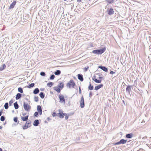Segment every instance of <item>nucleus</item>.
Segmentation results:
<instances>
[{
  "instance_id": "f8f14e48",
  "label": "nucleus",
  "mask_w": 151,
  "mask_h": 151,
  "mask_svg": "<svg viewBox=\"0 0 151 151\" xmlns=\"http://www.w3.org/2000/svg\"><path fill=\"white\" fill-rule=\"evenodd\" d=\"M28 115H27L24 117H22L21 119L23 121H26L28 120Z\"/></svg>"
},
{
  "instance_id": "dca6fc26",
  "label": "nucleus",
  "mask_w": 151,
  "mask_h": 151,
  "mask_svg": "<svg viewBox=\"0 0 151 151\" xmlns=\"http://www.w3.org/2000/svg\"><path fill=\"white\" fill-rule=\"evenodd\" d=\"M78 79H79L81 81H83V79L82 75L78 74Z\"/></svg>"
},
{
  "instance_id": "4be33fe9",
  "label": "nucleus",
  "mask_w": 151,
  "mask_h": 151,
  "mask_svg": "<svg viewBox=\"0 0 151 151\" xmlns=\"http://www.w3.org/2000/svg\"><path fill=\"white\" fill-rule=\"evenodd\" d=\"M6 68V65L5 64H3L1 67L0 68V71H1L3 70L4 69Z\"/></svg>"
},
{
  "instance_id": "f704fd0d",
  "label": "nucleus",
  "mask_w": 151,
  "mask_h": 151,
  "mask_svg": "<svg viewBox=\"0 0 151 151\" xmlns=\"http://www.w3.org/2000/svg\"><path fill=\"white\" fill-rule=\"evenodd\" d=\"M55 78V76L54 75H52L50 77V80H53Z\"/></svg>"
},
{
  "instance_id": "72a5a7b5",
  "label": "nucleus",
  "mask_w": 151,
  "mask_h": 151,
  "mask_svg": "<svg viewBox=\"0 0 151 151\" xmlns=\"http://www.w3.org/2000/svg\"><path fill=\"white\" fill-rule=\"evenodd\" d=\"M18 91L21 93H22L23 92L22 89L21 88H18Z\"/></svg>"
},
{
  "instance_id": "c9c22d12",
  "label": "nucleus",
  "mask_w": 151,
  "mask_h": 151,
  "mask_svg": "<svg viewBox=\"0 0 151 151\" xmlns=\"http://www.w3.org/2000/svg\"><path fill=\"white\" fill-rule=\"evenodd\" d=\"M35 101L36 102H37L38 101V96H35L34 97Z\"/></svg>"
},
{
  "instance_id": "cd10ccee",
  "label": "nucleus",
  "mask_w": 151,
  "mask_h": 151,
  "mask_svg": "<svg viewBox=\"0 0 151 151\" xmlns=\"http://www.w3.org/2000/svg\"><path fill=\"white\" fill-rule=\"evenodd\" d=\"M114 0H106V1L109 4H111L114 2Z\"/></svg>"
},
{
  "instance_id": "864d4df0",
  "label": "nucleus",
  "mask_w": 151,
  "mask_h": 151,
  "mask_svg": "<svg viewBox=\"0 0 151 151\" xmlns=\"http://www.w3.org/2000/svg\"><path fill=\"white\" fill-rule=\"evenodd\" d=\"M82 0H77V1L78 2H81L82 1Z\"/></svg>"
},
{
  "instance_id": "a18cd8bd",
  "label": "nucleus",
  "mask_w": 151,
  "mask_h": 151,
  "mask_svg": "<svg viewBox=\"0 0 151 151\" xmlns=\"http://www.w3.org/2000/svg\"><path fill=\"white\" fill-rule=\"evenodd\" d=\"M40 97L42 99H43L45 97V95H40Z\"/></svg>"
},
{
  "instance_id": "a19ab883",
  "label": "nucleus",
  "mask_w": 151,
  "mask_h": 151,
  "mask_svg": "<svg viewBox=\"0 0 151 151\" xmlns=\"http://www.w3.org/2000/svg\"><path fill=\"white\" fill-rule=\"evenodd\" d=\"M13 101L12 99H11L9 102V106H11L12 104L13 103Z\"/></svg>"
},
{
  "instance_id": "49530a36",
  "label": "nucleus",
  "mask_w": 151,
  "mask_h": 151,
  "mask_svg": "<svg viewBox=\"0 0 151 151\" xmlns=\"http://www.w3.org/2000/svg\"><path fill=\"white\" fill-rule=\"evenodd\" d=\"M81 88L80 87H79V94H81Z\"/></svg>"
},
{
  "instance_id": "e2e57ef3",
  "label": "nucleus",
  "mask_w": 151,
  "mask_h": 151,
  "mask_svg": "<svg viewBox=\"0 0 151 151\" xmlns=\"http://www.w3.org/2000/svg\"><path fill=\"white\" fill-rule=\"evenodd\" d=\"M149 148H150L151 149V146H149Z\"/></svg>"
},
{
  "instance_id": "b1692460",
  "label": "nucleus",
  "mask_w": 151,
  "mask_h": 151,
  "mask_svg": "<svg viewBox=\"0 0 151 151\" xmlns=\"http://www.w3.org/2000/svg\"><path fill=\"white\" fill-rule=\"evenodd\" d=\"M93 80L96 83H99L101 82V80H98L96 79H93Z\"/></svg>"
},
{
  "instance_id": "f257e3e1",
  "label": "nucleus",
  "mask_w": 151,
  "mask_h": 151,
  "mask_svg": "<svg viewBox=\"0 0 151 151\" xmlns=\"http://www.w3.org/2000/svg\"><path fill=\"white\" fill-rule=\"evenodd\" d=\"M75 83L73 80H70L67 84V86L69 88H73L74 87Z\"/></svg>"
},
{
  "instance_id": "6e6d98bb",
  "label": "nucleus",
  "mask_w": 151,
  "mask_h": 151,
  "mask_svg": "<svg viewBox=\"0 0 151 151\" xmlns=\"http://www.w3.org/2000/svg\"><path fill=\"white\" fill-rule=\"evenodd\" d=\"M39 94H43V92H41Z\"/></svg>"
},
{
  "instance_id": "0e129e2a",
  "label": "nucleus",
  "mask_w": 151,
  "mask_h": 151,
  "mask_svg": "<svg viewBox=\"0 0 151 151\" xmlns=\"http://www.w3.org/2000/svg\"><path fill=\"white\" fill-rule=\"evenodd\" d=\"M150 140H151V137H150Z\"/></svg>"
},
{
  "instance_id": "052dcab7",
  "label": "nucleus",
  "mask_w": 151,
  "mask_h": 151,
  "mask_svg": "<svg viewBox=\"0 0 151 151\" xmlns=\"http://www.w3.org/2000/svg\"><path fill=\"white\" fill-rule=\"evenodd\" d=\"M6 124V122H5V123H4V125H5Z\"/></svg>"
},
{
  "instance_id": "3c124183",
  "label": "nucleus",
  "mask_w": 151,
  "mask_h": 151,
  "mask_svg": "<svg viewBox=\"0 0 151 151\" xmlns=\"http://www.w3.org/2000/svg\"><path fill=\"white\" fill-rule=\"evenodd\" d=\"M42 111H41L40 112H39L38 113H39L40 115H41L42 114Z\"/></svg>"
},
{
  "instance_id": "c03bdc74",
  "label": "nucleus",
  "mask_w": 151,
  "mask_h": 151,
  "mask_svg": "<svg viewBox=\"0 0 151 151\" xmlns=\"http://www.w3.org/2000/svg\"><path fill=\"white\" fill-rule=\"evenodd\" d=\"M120 141H119L118 142H117L116 143H115L114 144V145H119V144H120Z\"/></svg>"
},
{
  "instance_id": "a878e982",
  "label": "nucleus",
  "mask_w": 151,
  "mask_h": 151,
  "mask_svg": "<svg viewBox=\"0 0 151 151\" xmlns=\"http://www.w3.org/2000/svg\"><path fill=\"white\" fill-rule=\"evenodd\" d=\"M39 92V90L38 88H36L34 91L33 93L34 94H36L38 93Z\"/></svg>"
},
{
  "instance_id": "774afa93",
  "label": "nucleus",
  "mask_w": 151,
  "mask_h": 151,
  "mask_svg": "<svg viewBox=\"0 0 151 151\" xmlns=\"http://www.w3.org/2000/svg\"><path fill=\"white\" fill-rule=\"evenodd\" d=\"M4 151H7V150H4Z\"/></svg>"
},
{
  "instance_id": "f3484780",
  "label": "nucleus",
  "mask_w": 151,
  "mask_h": 151,
  "mask_svg": "<svg viewBox=\"0 0 151 151\" xmlns=\"http://www.w3.org/2000/svg\"><path fill=\"white\" fill-rule=\"evenodd\" d=\"M60 88L58 86H56L54 88V90L58 93H59L60 92Z\"/></svg>"
},
{
  "instance_id": "8fccbe9b",
  "label": "nucleus",
  "mask_w": 151,
  "mask_h": 151,
  "mask_svg": "<svg viewBox=\"0 0 151 151\" xmlns=\"http://www.w3.org/2000/svg\"><path fill=\"white\" fill-rule=\"evenodd\" d=\"M3 110H1L0 111V116H1L2 114V113L3 112Z\"/></svg>"
},
{
  "instance_id": "9d476101",
  "label": "nucleus",
  "mask_w": 151,
  "mask_h": 151,
  "mask_svg": "<svg viewBox=\"0 0 151 151\" xmlns=\"http://www.w3.org/2000/svg\"><path fill=\"white\" fill-rule=\"evenodd\" d=\"M64 86L63 83L62 82H59L58 85V87L60 88H62Z\"/></svg>"
},
{
  "instance_id": "423d86ee",
  "label": "nucleus",
  "mask_w": 151,
  "mask_h": 151,
  "mask_svg": "<svg viewBox=\"0 0 151 151\" xmlns=\"http://www.w3.org/2000/svg\"><path fill=\"white\" fill-rule=\"evenodd\" d=\"M59 98L60 102L65 103V99L63 95H59Z\"/></svg>"
},
{
  "instance_id": "de8ad7c7",
  "label": "nucleus",
  "mask_w": 151,
  "mask_h": 151,
  "mask_svg": "<svg viewBox=\"0 0 151 151\" xmlns=\"http://www.w3.org/2000/svg\"><path fill=\"white\" fill-rule=\"evenodd\" d=\"M115 73V72L114 71H110V74H114Z\"/></svg>"
},
{
  "instance_id": "58836bf2",
  "label": "nucleus",
  "mask_w": 151,
  "mask_h": 151,
  "mask_svg": "<svg viewBox=\"0 0 151 151\" xmlns=\"http://www.w3.org/2000/svg\"><path fill=\"white\" fill-rule=\"evenodd\" d=\"M38 112L36 111V112H35L34 114V116H35V117H37L38 115Z\"/></svg>"
},
{
  "instance_id": "393cba45",
  "label": "nucleus",
  "mask_w": 151,
  "mask_h": 151,
  "mask_svg": "<svg viewBox=\"0 0 151 151\" xmlns=\"http://www.w3.org/2000/svg\"><path fill=\"white\" fill-rule=\"evenodd\" d=\"M53 83L52 82L49 83L47 84V86L49 87H51L53 85Z\"/></svg>"
},
{
  "instance_id": "4d7b16f0",
  "label": "nucleus",
  "mask_w": 151,
  "mask_h": 151,
  "mask_svg": "<svg viewBox=\"0 0 151 151\" xmlns=\"http://www.w3.org/2000/svg\"><path fill=\"white\" fill-rule=\"evenodd\" d=\"M3 127L2 126H0V129H1Z\"/></svg>"
},
{
  "instance_id": "603ef678",
  "label": "nucleus",
  "mask_w": 151,
  "mask_h": 151,
  "mask_svg": "<svg viewBox=\"0 0 151 151\" xmlns=\"http://www.w3.org/2000/svg\"><path fill=\"white\" fill-rule=\"evenodd\" d=\"M27 114V113H23L22 114V115L23 116H25V115Z\"/></svg>"
},
{
  "instance_id": "412c9836",
  "label": "nucleus",
  "mask_w": 151,
  "mask_h": 151,
  "mask_svg": "<svg viewBox=\"0 0 151 151\" xmlns=\"http://www.w3.org/2000/svg\"><path fill=\"white\" fill-rule=\"evenodd\" d=\"M61 71L59 70H57L54 73L56 75H59Z\"/></svg>"
},
{
  "instance_id": "1a4fd4ad",
  "label": "nucleus",
  "mask_w": 151,
  "mask_h": 151,
  "mask_svg": "<svg viewBox=\"0 0 151 151\" xmlns=\"http://www.w3.org/2000/svg\"><path fill=\"white\" fill-rule=\"evenodd\" d=\"M132 87V86H127L126 88V90L127 92H128L129 93H130V92L131 91Z\"/></svg>"
},
{
  "instance_id": "473e14b6",
  "label": "nucleus",
  "mask_w": 151,
  "mask_h": 151,
  "mask_svg": "<svg viewBox=\"0 0 151 151\" xmlns=\"http://www.w3.org/2000/svg\"><path fill=\"white\" fill-rule=\"evenodd\" d=\"M35 85V84L34 83H32L31 84H30L27 87L28 88H31L32 87H33Z\"/></svg>"
},
{
  "instance_id": "5701e85b",
  "label": "nucleus",
  "mask_w": 151,
  "mask_h": 151,
  "mask_svg": "<svg viewBox=\"0 0 151 151\" xmlns=\"http://www.w3.org/2000/svg\"><path fill=\"white\" fill-rule=\"evenodd\" d=\"M27 125V124H25V125H24L23 126V128L24 129H27L28 128V127H30L31 126L30 125H29V126H28V125Z\"/></svg>"
},
{
  "instance_id": "7ed1b4c3",
  "label": "nucleus",
  "mask_w": 151,
  "mask_h": 151,
  "mask_svg": "<svg viewBox=\"0 0 151 151\" xmlns=\"http://www.w3.org/2000/svg\"><path fill=\"white\" fill-rule=\"evenodd\" d=\"M24 108L25 110L29 111L31 109L30 106L28 105L27 104H26L24 102L23 104Z\"/></svg>"
},
{
  "instance_id": "39448f33",
  "label": "nucleus",
  "mask_w": 151,
  "mask_h": 151,
  "mask_svg": "<svg viewBox=\"0 0 151 151\" xmlns=\"http://www.w3.org/2000/svg\"><path fill=\"white\" fill-rule=\"evenodd\" d=\"M59 112L57 114L58 115V117L60 118H64V116L65 115H66V113H63V112H60L59 111Z\"/></svg>"
},
{
  "instance_id": "338daca9",
  "label": "nucleus",
  "mask_w": 151,
  "mask_h": 151,
  "mask_svg": "<svg viewBox=\"0 0 151 151\" xmlns=\"http://www.w3.org/2000/svg\"><path fill=\"white\" fill-rule=\"evenodd\" d=\"M123 101V102L124 103V100H123V101Z\"/></svg>"
},
{
  "instance_id": "7c9ffc66",
  "label": "nucleus",
  "mask_w": 151,
  "mask_h": 151,
  "mask_svg": "<svg viewBox=\"0 0 151 151\" xmlns=\"http://www.w3.org/2000/svg\"><path fill=\"white\" fill-rule=\"evenodd\" d=\"M13 120L15 122H18V124L19 123V121H18V118L17 117H14V118Z\"/></svg>"
},
{
  "instance_id": "0eeeda50",
  "label": "nucleus",
  "mask_w": 151,
  "mask_h": 151,
  "mask_svg": "<svg viewBox=\"0 0 151 151\" xmlns=\"http://www.w3.org/2000/svg\"><path fill=\"white\" fill-rule=\"evenodd\" d=\"M40 122L38 119L35 120L33 122V125L35 126H37L39 124Z\"/></svg>"
},
{
  "instance_id": "2f4dec72",
  "label": "nucleus",
  "mask_w": 151,
  "mask_h": 151,
  "mask_svg": "<svg viewBox=\"0 0 151 151\" xmlns=\"http://www.w3.org/2000/svg\"><path fill=\"white\" fill-rule=\"evenodd\" d=\"M5 119V117L4 116H1L0 118V120L2 122L4 121Z\"/></svg>"
},
{
  "instance_id": "f03ea898",
  "label": "nucleus",
  "mask_w": 151,
  "mask_h": 151,
  "mask_svg": "<svg viewBox=\"0 0 151 151\" xmlns=\"http://www.w3.org/2000/svg\"><path fill=\"white\" fill-rule=\"evenodd\" d=\"M105 50L106 49L105 48L102 49L94 50L92 51V52L96 54H101L104 53Z\"/></svg>"
},
{
  "instance_id": "ea45409f",
  "label": "nucleus",
  "mask_w": 151,
  "mask_h": 151,
  "mask_svg": "<svg viewBox=\"0 0 151 151\" xmlns=\"http://www.w3.org/2000/svg\"><path fill=\"white\" fill-rule=\"evenodd\" d=\"M65 119L67 120L68 119V117L69 116V114L67 115V114L66 113V115H65Z\"/></svg>"
},
{
  "instance_id": "680f3d73",
  "label": "nucleus",
  "mask_w": 151,
  "mask_h": 151,
  "mask_svg": "<svg viewBox=\"0 0 151 151\" xmlns=\"http://www.w3.org/2000/svg\"><path fill=\"white\" fill-rule=\"evenodd\" d=\"M90 95V97H91V96H92V95Z\"/></svg>"
},
{
  "instance_id": "69168bd1",
  "label": "nucleus",
  "mask_w": 151,
  "mask_h": 151,
  "mask_svg": "<svg viewBox=\"0 0 151 151\" xmlns=\"http://www.w3.org/2000/svg\"><path fill=\"white\" fill-rule=\"evenodd\" d=\"M17 94L19 95V94H21L20 93H18Z\"/></svg>"
},
{
  "instance_id": "ddd939ff",
  "label": "nucleus",
  "mask_w": 151,
  "mask_h": 151,
  "mask_svg": "<svg viewBox=\"0 0 151 151\" xmlns=\"http://www.w3.org/2000/svg\"><path fill=\"white\" fill-rule=\"evenodd\" d=\"M126 137L127 138H131L133 137V134L132 133H129L126 135Z\"/></svg>"
},
{
  "instance_id": "4468645a",
  "label": "nucleus",
  "mask_w": 151,
  "mask_h": 151,
  "mask_svg": "<svg viewBox=\"0 0 151 151\" xmlns=\"http://www.w3.org/2000/svg\"><path fill=\"white\" fill-rule=\"evenodd\" d=\"M103 86V85L102 84H101L99 85H98V86H97L95 87V89L96 90H98V89H99V88H101Z\"/></svg>"
},
{
  "instance_id": "79ce46f5",
  "label": "nucleus",
  "mask_w": 151,
  "mask_h": 151,
  "mask_svg": "<svg viewBox=\"0 0 151 151\" xmlns=\"http://www.w3.org/2000/svg\"><path fill=\"white\" fill-rule=\"evenodd\" d=\"M52 115L53 116L55 117V116L56 115H58V114H56V113L54 112L53 113Z\"/></svg>"
},
{
  "instance_id": "09e8293b",
  "label": "nucleus",
  "mask_w": 151,
  "mask_h": 151,
  "mask_svg": "<svg viewBox=\"0 0 151 151\" xmlns=\"http://www.w3.org/2000/svg\"><path fill=\"white\" fill-rule=\"evenodd\" d=\"M47 119L48 121H50V120H51V119H50V117H48L47 118Z\"/></svg>"
},
{
  "instance_id": "5fc2aeb1",
  "label": "nucleus",
  "mask_w": 151,
  "mask_h": 151,
  "mask_svg": "<svg viewBox=\"0 0 151 151\" xmlns=\"http://www.w3.org/2000/svg\"><path fill=\"white\" fill-rule=\"evenodd\" d=\"M44 122L45 123H48L46 121H44Z\"/></svg>"
},
{
  "instance_id": "2eb2a0df",
  "label": "nucleus",
  "mask_w": 151,
  "mask_h": 151,
  "mask_svg": "<svg viewBox=\"0 0 151 151\" xmlns=\"http://www.w3.org/2000/svg\"><path fill=\"white\" fill-rule=\"evenodd\" d=\"M99 68L101 69H102L105 72H107L108 71V70L107 68L104 66H99Z\"/></svg>"
},
{
  "instance_id": "20e7f679",
  "label": "nucleus",
  "mask_w": 151,
  "mask_h": 151,
  "mask_svg": "<svg viewBox=\"0 0 151 151\" xmlns=\"http://www.w3.org/2000/svg\"><path fill=\"white\" fill-rule=\"evenodd\" d=\"M80 106L81 108H83L85 106L84 99L83 96L81 97V100L80 101Z\"/></svg>"
},
{
  "instance_id": "aec40b11",
  "label": "nucleus",
  "mask_w": 151,
  "mask_h": 151,
  "mask_svg": "<svg viewBox=\"0 0 151 151\" xmlns=\"http://www.w3.org/2000/svg\"><path fill=\"white\" fill-rule=\"evenodd\" d=\"M37 109L38 112H39L41 111H42V108L41 106L40 105H38L37 107Z\"/></svg>"
},
{
  "instance_id": "4c0bfd02",
  "label": "nucleus",
  "mask_w": 151,
  "mask_h": 151,
  "mask_svg": "<svg viewBox=\"0 0 151 151\" xmlns=\"http://www.w3.org/2000/svg\"><path fill=\"white\" fill-rule=\"evenodd\" d=\"M40 74L41 75L43 76H45V73L43 72H42L40 73Z\"/></svg>"
},
{
  "instance_id": "e433bc0d",
  "label": "nucleus",
  "mask_w": 151,
  "mask_h": 151,
  "mask_svg": "<svg viewBox=\"0 0 151 151\" xmlns=\"http://www.w3.org/2000/svg\"><path fill=\"white\" fill-rule=\"evenodd\" d=\"M31 122L30 121H27L26 123V124H27V125H28V126H29V125H31Z\"/></svg>"
},
{
  "instance_id": "bf43d9fd",
  "label": "nucleus",
  "mask_w": 151,
  "mask_h": 151,
  "mask_svg": "<svg viewBox=\"0 0 151 151\" xmlns=\"http://www.w3.org/2000/svg\"><path fill=\"white\" fill-rule=\"evenodd\" d=\"M143 122H145V121L144 120H142V123Z\"/></svg>"
},
{
  "instance_id": "a211bd4d",
  "label": "nucleus",
  "mask_w": 151,
  "mask_h": 151,
  "mask_svg": "<svg viewBox=\"0 0 151 151\" xmlns=\"http://www.w3.org/2000/svg\"><path fill=\"white\" fill-rule=\"evenodd\" d=\"M120 142L121 144H125L127 142V140L124 139H122L120 140Z\"/></svg>"
},
{
  "instance_id": "37998d69",
  "label": "nucleus",
  "mask_w": 151,
  "mask_h": 151,
  "mask_svg": "<svg viewBox=\"0 0 151 151\" xmlns=\"http://www.w3.org/2000/svg\"><path fill=\"white\" fill-rule=\"evenodd\" d=\"M88 69V67L87 66L86 67H85L84 68V70L85 71H86Z\"/></svg>"
},
{
  "instance_id": "c756f323",
  "label": "nucleus",
  "mask_w": 151,
  "mask_h": 151,
  "mask_svg": "<svg viewBox=\"0 0 151 151\" xmlns=\"http://www.w3.org/2000/svg\"><path fill=\"white\" fill-rule=\"evenodd\" d=\"M93 86H92L91 84H90L88 86L89 89L90 90H93Z\"/></svg>"
},
{
  "instance_id": "6e6552de",
  "label": "nucleus",
  "mask_w": 151,
  "mask_h": 151,
  "mask_svg": "<svg viewBox=\"0 0 151 151\" xmlns=\"http://www.w3.org/2000/svg\"><path fill=\"white\" fill-rule=\"evenodd\" d=\"M114 12L113 9L112 8H110L108 11V14L110 15L113 14L114 13Z\"/></svg>"
},
{
  "instance_id": "c85d7f7f",
  "label": "nucleus",
  "mask_w": 151,
  "mask_h": 151,
  "mask_svg": "<svg viewBox=\"0 0 151 151\" xmlns=\"http://www.w3.org/2000/svg\"><path fill=\"white\" fill-rule=\"evenodd\" d=\"M22 95H16V100H18L20 99L22 96Z\"/></svg>"
},
{
  "instance_id": "13d9d810",
  "label": "nucleus",
  "mask_w": 151,
  "mask_h": 151,
  "mask_svg": "<svg viewBox=\"0 0 151 151\" xmlns=\"http://www.w3.org/2000/svg\"><path fill=\"white\" fill-rule=\"evenodd\" d=\"M3 150H2V148H0V151H2Z\"/></svg>"
},
{
  "instance_id": "9b49d317",
  "label": "nucleus",
  "mask_w": 151,
  "mask_h": 151,
  "mask_svg": "<svg viewBox=\"0 0 151 151\" xmlns=\"http://www.w3.org/2000/svg\"><path fill=\"white\" fill-rule=\"evenodd\" d=\"M16 3V1H14L10 5L9 7V9L13 8L14 7V6L15 5Z\"/></svg>"
},
{
  "instance_id": "bb28decb",
  "label": "nucleus",
  "mask_w": 151,
  "mask_h": 151,
  "mask_svg": "<svg viewBox=\"0 0 151 151\" xmlns=\"http://www.w3.org/2000/svg\"><path fill=\"white\" fill-rule=\"evenodd\" d=\"M4 107L5 109H7L9 108L8 106V103H6L4 105Z\"/></svg>"
},
{
  "instance_id": "6ab92c4d",
  "label": "nucleus",
  "mask_w": 151,
  "mask_h": 151,
  "mask_svg": "<svg viewBox=\"0 0 151 151\" xmlns=\"http://www.w3.org/2000/svg\"><path fill=\"white\" fill-rule=\"evenodd\" d=\"M14 108L15 109H17L19 108V106L17 101L14 104Z\"/></svg>"
}]
</instances>
